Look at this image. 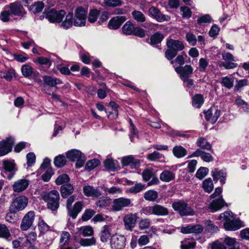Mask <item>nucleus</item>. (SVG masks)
Here are the masks:
<instances>
[{"label":"nucleus","instance_id":"obj_56","mask_svg":"<svg viewBox=\"0 0 249 249\" xmlns=\"http://www.w3.org/2000/svg\"><path fill=\"white\" fill-rule=\"evenodd\" d=\"M195 247V243L189 239H185L181 242V249H193Z\"/></svg>","mask_w":249,"mask_h":249},{"label":"nucleus","instance_id":"obj_57","mask_svg":"<svg viewBox=\"0 0 249 249\" xmlns=\"http://www.w3.org/2000/svg\"><path fill=\"white\" fill-rule=\"evenodd\" d=\"M10 235L7 227L4 225L0 224V238L7 239L10 236Z\"/></svg>","mask_w":249,"mask_h":249},{"label":"nucleus","instance_id":"obj_49","mask_svg":"<svg viewBox=\"0 0 249 249\" xmlns=\"http://www.w3.org/2000/svg\"><path fill=\"white\" fill-rule=\"evenodd\" d=\"M164 36L162 34L157 32L151 36L150 38V43L155 45L160 43L163 39Z\"/></svg>","mask_w":249,"mask_h":249},{"label":"nucleus","instance_id":"obj_16","mask_svg":"<svg viewBox=\"0 0 249 249\" xmlns=\"http://www.w3.org/2000/svg\"><path fill=\"white\" fill-rule=\"evenodd\" d=\"M42 79V84L43 85L44 88H45V86H48L49 87L53 88L55 87L58 85L62 84V82L61 79L49 75H44L43 76Z\"/></svg>","mask_w":249,"mask_h":249},{"label":"nucleus","instance_id":"obj_19","mask_svg":"<svg viewBox=\"0 0 249 249\" xmlns=\"http://www.w3.org/2000/svg\"><path fill=\"white\" fill-rule=\"evenodd\" d=\"M42 199L44 201L50 202H58L59 194L56 190H52L49 193H43L41 195Z\"/></svg>","mask_w":249,"mask_h":249},{"label":"nucleus","instance_id":"obj_35","mask_svg":"<svg viewBox=\"0 0 249 249\" xmlns=\"http://www.w3.org/2000/svg\"><path fill=\"white\" fill-rule=\"evenodd\" d=\"M27 203H12L9 207L10 213H16L24 209Z\"/></svg>","mask_w":249,"mask_h":249},{"label":"nucleus","instance_id":"obj_31","mask_svg":"<svg viewBox=\"0 0 249 249\" xmlns=\"http://www.w3.org/2000/svg\"><path fill=\"white\" fill-rule=\"evenodd\" d=\"M173 153L176 158H181L187 155V151L186 149L181 145H177L173 148Z\"/></svg>","mask_w":249,"mask_h":249},{"label":"nucleus","instance_id":"obj_26","mask_svg":"<svg viewBox=\"0 0 249 249\" xmlns=\"http://www.w3.org/2000/svg\"><path fill=\"white\" fill-rule=\"evenodd\" d=\"M83 192L84 194L89 196L99 197L101 195V193L97 189L92 186L88 185L84 187Z\"/></svg>","mask_w":249,"mask_h":249},{"label":"nucleus","instance_id":"obj_44","mask_svg":"<svg viewBox=\"0 0 249 249\" xmlns=\"http://www.w3.org/2000/svg\"><path fill=\"white\" fill-rule=\"evenodd\" d=\"M196 144L198 146L206 150H211L212 149L211 145L204 138H199Z\"/></svg>","mask_w":249,"mask_h":249},{"label":"nucleus","instance_id":"obj_12","mask_svg":"<svg viewBox=\"0 0 249 249\" xmlns=\"http://www.w3.org/2000/svg\"><path fill=\"white\" fill-rule=\"evenodd\" d=\"M172 207L181 215H192L194 213L193 209L187 203H172Z\"/></svg>","mask_w":249,"mask_h":249},{"label":"nucleus","instance_id":"obj_5","mask_svg":"<svg viewBox=\"0 0 249 249\" xmlns=\"http://www.w3.org/2000/svg\"><path fill=\"white\" fill-rule=\"evenodd\" d=\"M65 15L66 12L63 10L57 11L52 9L43 12L44 16L52 23H61Z\"/></svg>","mask_w":249,"mask_h":249},{"label":"nucleus","instance_id":"obj_38","mask_svg":"<svg viewBox=\"0 0 249 249\" xmlns=\"http://www.w3.org/2000/svg\"><path fill=\"white\" fill-rule=\"evenodd\" d=\"M151 221L149 218L141 219L138 223L139 228L141 230H146L150 227Z\"/></svg>","mask_w":249,"mask_h":249},{"label":"nucleus","instance_id":"obj_45","mask_svg":"<svg viewBox=\"0 0 249 249\" xmlns=\"http://www.w3.org/2000/svg\"><path fill=\"white\" fill-rule=\"evenodd\" d=\"M44 7L42 1H37L31 5L30 8L34 14L38 13L42 11Z\"/></svg>","mask_w":249,"mask_h":249},{"label":"nucleus","instance_id":"obj_52","mask_svg":"<svg viewBox=\"0 0 249 249\" xmlns=\"http://www.w3.org/2000/svg\"><path fill=\"white\" fill-rule=\"evenodd\" d=\"M66 160L65 156L60 155L56 156L54 159V164L57 167L63 166L66 163Z\"/></svg>","mask_w":249,"mask_h":249},{"label":"nucleus","instance_id":"obj_7","mask_svg":"<svg viewBox=\"0 0 249 249\" xmlns=\"http://www.w3.org/2000/svg\"><path fill=\"white\" fill-rule=\"evenodd\" d=\"M125 237L123 235H113L110 241L112 249H123L125 246Z\"/></svg>","mask_w":249,"mask_h":249},{"label":"nucleus","instance_id":"obj_50","mask_svg":"<svg viewBox=\"0 0 249 249\" xmlns=\"http://www.w3.org/2000/svg\"><path fill=\"white\" fill-rule=\"evenodd\" d=\"M145 189V185L141 183H136L134 186L128 189L129 192L131 193H138Z\"/></svg>","mask_w":249,"mask_h":249},{"label":"nucleus","instance_id":"obj_53","mask_svg":"<svg viewBox=\"0 0 249 249\" xmlns=\"http://www.w3.org/2000/svg\"><path fill=\"white\" fill-rule=\"evenodd\" d=\"M21 72L22 75L26 77H28L33 74V69L32 67L28 65H24L22 66Z\"/></svg>","mask_w":249,"mask_h":249},{"label":"nucleus","instance_id":"obj_46","mask_svg":"<svg viewBox=\"0 0 249 249\" xmlns=\"http://www.w3.org/2000/svg\"><path fill=\"white\" fill-rule=\"evenodd\" d=\"M203 102V97L201 94H196L193 98V106L196 108L200 107Z\"/></svg>","mask_w":249,"mask_h":249},{"label":"nucleus","instance_id":"obj_11","mask_svg":"<svg viewBox=\"0 0 249 249\" xmlns=\"http://www.w3.org/2000/svg\"><path fill=\"white\" fill-rule=\"evenodd\" d=\"M35 219V213L30 211L23 218L20 224V228L22 231H27L32 225Z\"/></svg>","mask_w":249,"mask_h":249},{"label":"nucleus","instance_id":"obj_42","mask_svg":"<svg viewBox=\"0 0 249 249\" xmlns=\"http://www.w3.org/2000/svg\"><path fill=\"white\" fill-rule=\"evenodd\" d=\"M204 227L206 231L210 233L215 232L218 230V227L211 220H207L205 222Z\"/></svg>","mask_w":249,"mask_h":249},{"label":"nucleus","instance_id":"obj_58","mask_svg":"<svg viewBox=\"0 0 249 249\" xmlns=\"http://www.w3.org/2000/svg\"><path fill=\"white\" fill-rule=\"evenodd\" d=\"M100 164V161L97 159H93L89 160L86 165V168L89 171H90L96 168Z\"/></svg>","mask_w":249,"mask_h":249},{"label":"nucleus","instance_id":"obj_9","mask_svg":"<svg viewBox=\"0 0 249 249\" xmlns=\"http://www.w3.org/2000/svg\"><path fill=\"white\" fill-rule=\"evenodd\" d=\"M142 213L146 215L154 214L158 215H165L168 213L166 208L158 205L152 208L149 207L143 209Z\"/></svg>","mask_w":249,"mask_h":249},{"label":"nucleus","instance_id":"obj_47","mask_svg":"<svg viewBox=\"0 0 249 249\" xmlns=\"http://www.w3.org/2000/svg\"><path fill=\"white\" fill-rule=\"evenodd\" d=\"M193 68L190 65H185L183 67L182 74H181V80L183 81H185L186 77L193 73Z\"/></svg>","mask_w":249,"mask_h":249},{"label":"nucleus","instance_id":"obj_17","mask_svg":"<svg viewBox=\"0 0 249 249\" xmlns=\"http://www.w3.org/2000/svg\"><path fill=\"white\" fill-rule=\"evenodd\" d=\"M126 19L125 17L124 16L113 17L109 21L108 27L111 30L118 29Z\"/></svg>","mask_w":249,"mask_h":249},{"label":"nucleus","instance_id":"obj_8","mask_svg":"<svg viewBox=\"0 0 249 249\" xmlns=\"http://www.w3.org/2000/svg\"><path fill=\"white\" fill-rule=\"evenodd\" d=\"M148 12L149 15L158 22L168 21L170 19L169 16L162 14L159 9L154 6L150 7Z\"/></svg>","mask_w":249,"mask_h":249},{"label":"nucleus","instance_id":"obj_10","mask_svg":"<svg viewBox=\"0 0 249 249\" xmlns=\"http://www.w3.org/2000/svg\"><path fill=\"white\" fill-rule=\"evenodd\" d=\"M14 141L12 138H7L0 142V156H3L12 150Z\"/></svg>","mask_w":249,"mask_h":249},{"label":"nucleus","instance_id":"obj_43","mask_svg":"<svg viewBox=\"0 0 249 249\" xmlns=\"http://www.w3.org/2000/svg\"><path fill=\"white\" fill-rule=\"evenodd\" d=\"M155 172L153 168L151 167L144 169L142 173L143 179L145 181H148L155 175Z\"/></svg>","mask_w":249,"mask_h":249},{"label":"nucleus","instance_id":"obj_13","mask_svg":"<svg viewBox=\"0 0 249 249\" xmlns=\"http://www.w3.org/2000/svg\"><path fill=\"white\" fill-rule=\"evenodd\" d=\"M66 207L69 215L73 219L76 218L83 208L82 203H67Z\"/></svg>","mask_w":249,"mask_h":249},{"label":"nucleus","instance_id":"obj_18","mask_svg":"<svg viewBox=\"0 0 249 249\" xmlns=\"http://www.w3.org/2000/svg\"><path fill=\"white\" fill-rule=\"evenodd\" d=\"M121 161L123 165L129 166L131 168H137L140 164V160L131 155L122 158Z\"/></svg>","mask_w":249,"mask_h":249},{"label":"nucleus","instance_id":"obj_4","mask_svg":"<svg viewBox=\"0 0 249 249\" xmlns=\"http://www.w3.org/2000/svg\"><path fill=\"white\" fill-rule=\"evenodd\" d=\"M66 156L71 160L76 161L75 166L78 168L82 167L86 160V158L81 152L76 149H72L67 152Z\"/></svg>","mask_w":249,"mask_h":249},{"label":"nucleus","instance_id":"obj_1","mask_svg":"<svg viewBox=\"0 0 249 249\" xmlns=\"http://www.w3.org/2000/svg\"><path fill=\"white\" fill-rule=\"evenodd\" d=\"M26 14L23 5L18 2L11 3L5 5L0 14V20L3 22L9 21L11 18H22Z\"/></svg>","mask_w":249,"mask_h":249},{"label":"nucleus","instance_id":"obj_33","mask_svg":"<svg viewBox=\"0 0 249 249\" xmlns=\"http://www.w3.org/2000/svg\"><path fill=\"white\" fill-rule=\"evenodd\" d=\"M78 231L83 236H90L93 234L94 231L91 226H82L78 228Z\"/></svg>","mask_w":249,"mask_h":249},{"label":"nucleus","instance_id":"obj_24","mask_svg":"<svg viewBox=\"0 0 249 249\" xmlns=\"http://www.w3.org/2000/svg\"><path fill=\"white\" fill-rule=\"evenodd\" d=\"M200 156L201 158L206 162H211L213 160V158L209 153H206L200 149H197L190 157Z\"/></svg>","mask_w":249,"mask_h":249},{"label":"nucleus","instance_id":"obj_15","mask_svg":"<svg viewBox=\"0 0 249 249\" xmlns=\"http://www.w3.org/2000/svg\"><path fill=\"white\" fill-rule=\"evenodd\" d=\"M137 218L136 214L132 213L127 214L124 217L123 220L126 230L132 231L135 226Z\"/></svg>","mask_w":249,"mask_h":249},{"label":"nucleus","instance_id":"obj_20","mask_svg":"<svg viewBox=\"0 0 249 249\" xmlns=\"http://www.w3.org/2000/svg\"><path fill=\"white\" fill-rule=\"evenodd\" d=\"M212 176L214 180L217 181L219 180L222 184L225 183L227 177L225 170L215 168L212 171Z\"/></svg>","mask_w":249,"mask_h":249},{"label":"nucleus","instance_id":"obj_32","mask_svg":"<svg viewBox=\"0 0 249 249\" xmlns=\"http://www.w3.org/2000/svg\"><path fill=\"white\" fill-rule=\"evenodd\" d=\"M160 178L164 182H169L175 178V174L168 170L163 171L160 175Z\"/></svg>","mask_w":249,"mask_h":249},{"label":"nucleus","instance_id":"obj_63","mask_svg":"<svg viewBox=\"0 0 249 249\" xmlns=\"http://www.w3.org/2000/svg\"><path fill=\"white\" fill-rule=\"evenodd\" d=\"M38 227L40 232L43 233L49 231L50 230V227L42 219L39 220L38 223Z\"/></svg>","mask_w":249,"mask_h":249},{"label":"nucleus","instance_id":"obj_23","mask_svg":"<svg viewBox=\"0 0 249 249\" xmlns=\"http://www.w3.org/2000/svg\"><path fill=\"white\" fill-rule=\"evenodd\" d=\"M167 47L170 48L174 51H176L177 53L178 51H182L184 48L183 43L178 40L170 39L167 40L166 43Z\"/></svg>","mask_w":249,"mask_h":249},{"label":"nucleus","instance_id":"obj_41","mask_svg":"<svg viewBox=\"0 0 249 249\" xmlns=\"http://www.w3.org/2000/svg\"><path fill=\"white\" fill-rule=\"evenodd\" d=\"M70 234L67 231H63L60 239V247L67 246L70 240Z\"/></svg>","mask_w":249,"mask_h":249},{"label":"nucleus","instance_id":"obj_28","mask_svg":"<svg viewBox=\"0 0 249 249\" xmlns=\"http://www.w3.org/2000/svg\"><path fill=\"white\" fill-rule=\"evenodd\" d=\"M146 159L150 161H165L164 156L157 151H154L151 153L147 154L146 155Z\"/></svg>","mask_w":249,"mask_h":249},{"label":"nucleus","instance_id":"obj_30","mask_svg":"<svg viewBox=\"0 0 249 249\" xmlns=\"http://www.w3.org/2000/svg\"><path fill=\"white\" fill-rule=\"evenodd\" d=\"M235 105L244 112H249V104L238 96L235 100Z\"/></svg>","mask_w":249,"mask_h":249},{"label":"nucleus","instance_id":"obj_39","mask_svg":"<svg viewBox=\"0 0 249 249\" xmlns=\"http://www.w3.org/2000/svg\"><path fill=\"white\" fill-rule=\"evenodd\" d=\"M202 188L205 192L210 193L213 189V184L211 178L206 179L202 183Z\"/></svg>","mask_w":249,"mask_h":249},{"label":"nucleus","instance_id":"obj_2","mask_svg":"<svg viewBox=\"0 0 249 249\" xmlns=\"http://www.w3.org/2000/svg\"><path fill=\"white\" fill-rule=\"evenodd\" d=\"M219 219L224 221V227L227 231H236L244 225L243 222L238 218H235L231 212H225L221 213L219 216Z\"/></svg>","mask_w":249,"mask_h":249},{"label":"nucleus","instance_id":"obj_51","mask_svg":"<svg viewBox=\"0 0 249 249\" xmlns=\"http://www.w3.org/2000/svg\"><path fill=\"white\" fill-rule=\"evenodd\" d=\"M99 11L97 9H92L89 14L88 21L90 23L95 22L99 16Z\"/></svg>","mask_w":249,"mask_h":249},{"label":"nucleus","instance_id":"obj_21","mask_svg":"<svg viewBox=\"0 0 249 249\" xmlns=\"http://www.w3.org/2000/svg\"><path fill=\"white\" fill-rule=\"evenodd\" d=\"M129 203H100L99 207L109 211H119L128 206Z\"/></svg>","mask_w":249,"mask_h":249},{"label":"nucleus","instance_id":"obj_55","mask_svg":"<svg viewBox=\"0 0 249 249\" xmlns=\"http://www.w3.org/2000/svg\"><path fill=\"white\" fill-rule=\"evenodd\" d=\"M233 81L234 80L233 78L225 76L222 78L221 83L225 88L230 89L233 86Z\"/></svg>","mask_w":249,"mask_h":249},{"label":"nucleus","instance_id":"obj_6","mask_svg":"<svg viewBox=\"0 0 249 249\" xmlns=\"http://www.w3.org/2000/svg\"><path fill=\"white\" fill-rule=\"evenodd\" d=\"M87 11L82 7H78L75 11L73 25L76 27H82L86 23Z\"/></svg>","mask_w":249,"mask_h":249},{"label":"nucleus","instance_id":"obj_61","mask_svg":"<svg viewBox=\"0 0 249 249\" xmlns=\"http://www.w3.org/2000/svg\"><path fill=\"white\" fill-rule=\"evenodd\" d=\"M208 169L206 167H200L196 172V176L197 178L202 179L208 173Z\"/></svg>","mask_w":249,"mask_h":249},{"label":"nucleus","instance_id":"obj_3","mask_svg":"<svg viewBox=\"0 0 249 249\" xmlns=\"http://www.w3.org/2000/svg\"><path fill=\"white\" fill-rule=\"evenodd\" d=\"M124 34L125 35H134L140 37H143L145 36V32L142 28L135 27L130 21H127L122 29Z\"/></svg>","mask_w":249,"mask_h":249},{"label":"nucleus","instance_id":"obj_60","mask_svg":"<svg viewBox=\"0 0 249 249\" xmlns=\"http://www.w3.org/2000/svg\"><path fill=\"white\" fill-rule=\"evenodd\" d=\"M132 15L133 18L138 22H143L145 20L144 15L140 11H134Z\"/></svg>","mask_w":249,"mask_h":249},{"label":"nucleus","instance_id":"obj_29","mask_svg":"<svg viewBox=\"0 0 249 249\" xmlns=\"http://www.w3.org/2000/svg\"><path fill=\"white\" fill-rule=\"evenodd\" d=\"M61 22V27L65 29H68L71 27L73 24V14L69 13L66 15L65 20Z\"/></svg>","mask_w":249,"mask_h":249},{"label":"nucleus","instance_id":"obj_36","mask_svg":"<svg viewBox=\"0 0 249 249\" xmlns=\"http://www.w3.org/2000/svg\"><path fill=\"white\" fill-rule=\"evenodd\" d=\"M222 189L220 187L216 188L213 194L211 196V198H213L212 202H224L222 196H221Z\"/></svg>","mask_w":249,"mask_h":249},{"label":"nucleus","instance_id":"obj_64","mask_svg":"<svg viewBox=\"0 0 249 249\" xmlns=\"http://www.w3.org/2000/svg\"><path fill=\"white\" fill-rule=\"evenodd\" d=\"M21 249H29L32 246V243L26 237L20 238Z\"/></svg>","mask_w":249,"mask_h":249},{"label":"nucleus","instance_id":"obj_62","mask_svg":"<svg viewBox=\"0 0 249 249\" xmlns=\"http://www.w3.org/2000/svg\"><path fill=\"white\" fill-rule=\"evenodd\" d=\"M180 11L182 12L181 15L183 18L188 19L192 16V11L189 7L182 6L180 7Z\"/></svg>","mask_w":249,"mask_h":249},{"label":"nucleus","instance_id":"obj_40","mask_svg":"<svg viewBox=\"0 0 249 249\" xmlns=\"http://www.w3.org/2000/svg\"><path fill=\"white\" fill-rule=\"evenodd\" d=\"M158 196V193L154 190H148L144 193V197L146 200L154 201L156 200Z\"/></svg>","mask_w":249,"mask_h":249},{"label":"nucleus","instance_id":"obj_37","mask_svg":"<svg viewBox=\"0 0 249 249\" xmlns=\"http://www.w3.org/2000/svg\"><path fill=\"white\" fill-rule=\"evenodd\" d=\"M73 191V187L71 184H67L61 187V193L62 197H66Z\"/></svg>","mask_w":249,"mask_h":249},{"label":"nucleus","instance_id":"obj_14","mask_svg":"<svg viewBox=\"0 0 249 249\" xmlns=\"http://www.w3.org/2000/svg\"><path fill=\"white\" fill-rule=\"evenodd\" d=\"M2 165L5 171L9 173L7 178L11 180L14 177L15 173L17 170L15 163L13 160H5L2 161Z\"/></svg>","mask_w":249,"mask_h":249},{"label":"nucleus","instance_id":"obj_59","mask_svg":"<svg viewBox=\"0 0 249 249\" xmlns=\"http://www.w3.org/2000/svg\"><path fill=\"white\" fill-rule=\"evenodd\" d=\"M104 2L106 6L112 7L120 6L123 3L121 0H104Z\"/></svg>","mask_w":249,"mask_h":249},{"label":"nucleus","instance_id":"obj_27","mask_svg":"<svg viewBox=\"0 0 249 249\" xmlns=\"http://www.w3.org/2000/svg\"><path fill=\"white\" fill-rule=\"evenodd\" d=\"M100 240L102 242H107L111 236L110 228L108 225H105L103 227L99 234Z\"/></svg>","mask_w":249,"mask_h":249},{"label":"nucleus","instance_id":"obj_48","mask_svg":"<svg viewBox=\"0 0 249 249\" xmlns=\"http://www.w3.org/2000/svg\"><path fill=\"white\" fill-rule=\"evenodd\" d=\"M79 244L83 247L91 246L96 244V239L94 237L90 238H83L80 240Z\"/></svg>","mask_w":249,"mask_h":249},{"label":"nucleus","instance_id":"obj_25","mask_svg":"<svg viewBox=\"0 0 249 249\" xmlns=\"http://www.w3.org/2000/svg\"><path fill=\"white\" fill-rule=\"evenodd\" d=\"M104 164L106 168L111 171H115L120 169L118 162L110 158L107 159L105 160Z\"/></svg>","mask_w":249,"mask_h":249},{"label":"nucleus","instance_id":"obj_54","mask_svg":"<svg viewBox=\"0 0 249 249\" xmlns=\"http://www.w3.org/2000/svg\"><path fill=\"white\" fill-rule=\"evenodd\" d=\"M70 178L67 174H64L59 175L55 180V183L57 185H60L66 183H68L70 181Z\"/></svg>","mask_w":249,"mask_h":249},{"label":"nucleus","instance_id":"obj_34","mask_svg":"<svg viewBox=\"0 0 249 249\" xmlns=\"http://www.w3.org/2000/svg\"><path fill=\"white\" fill-rule=\"evenodd\" d=\"M224 242L229 249H239V243L234 238L227 237Z\"/></svg>","mask_w":249,"mask_h":249},{"label":"nucleus","instance_id":"obj_22","mask_svg":"<svg viewBox=\"0 0 249 249\" xmlns=\"http://www.w3.org/2000/svg\"><path fill=\"white\" fill-rule=\"evenodd\" d=\"M29 185V181L26 179H20L13 184L12 187L15 192L19 193L25 190Z\"/></svg>","mask_w":249,"mask_h":249}]
</instances>
